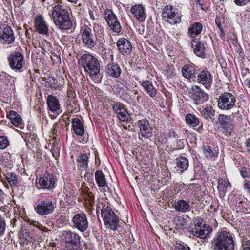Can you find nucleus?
Listing matches in <instances>:
<instances>
[{
	"instance_id": "obj_31",
	"label": "nucleus",
	"mask_w": 250,
	"mask_h": 250,
	"mask_svg": "<svg viewBox=\"0 0 250 250\" xmlns=\"http://www.w3.org/2000/svg\"><path fill=\"white\" fill-rule=\"evenodd\" d=\"M176 166L180 173H183L187 170L189 166L188 159L184 156H181L176 159Z\"/></svg>"
},
{
	"instance_id": "obj_36",
	"label": "nucleus",
	"mask_w": 250,
	"mask_h": 250,
	"mask_svg": "<svg viewBox=\"0 0 250 250\" xmlns=\"http://www.w3.org/2000/svg\"><path fill=\"white\" fill-rule=\"evenodd\" d=\"M95 178L99 187H108L105 175L101 170H97L95 173Z\"/></svg>"
},
{
	"instance_id": "obj_14",
	"label": "nucleus",
	"mask_w": 250,
	"mask_h": 250,
	"mask_svg": "<svg viewBox=\"0 0 250 250\" xmlns=\"http://www.w3.org/2000/svg\"><path fill=\"white\" fill-rule=\"evenodd\" d=\"M72 221L73 227L80 232H84L88 227L87 216L83 212L75 215L72 218Z\"/></svg>"
},
{
	"instance_id": "obj_47",
	"label": "nucleus",
	"mask_w": 250,
	"mask_h": 250,
	"mask_svg": "<svg viewBox=\"0 0 250 250\" xmlns=\"http://www.w3.org/2000/svg\"><path fill=\"white\" fill-rule=\"evenodd\" d=\"M6 225V221L5 218L0 215V236L4 233Z\"/></svg>"
},
{
	"instance_id": "obj_33",
	"label": "nucleus",
	"mask_w": 250,
	"mask_h": 250,
	"mask_svg": "<svg viewBox=\"0 0 250 250\" xmlns=\"http://www.w3.org/2000/svg\"><path fill=\"white\" fill-rule=\"evenodd\" d=\"M197 231V235H194V236L201 239H205L212 232V229L208 225L204 223L201 229H198Z\"/></svg>"
},
{
	"instance_id": "obj_6",
	"label": "nucleus",
	"mask_w": 250,
	"mask_h": 250,
	"mask_svg": "<svg viewBox=\"0 0 250 250\" xmlns=\"http://www.w3.org/2000/svg\"><path fill=\"white\" fill-rule=\"evenodd\" d=\"M236 97L232 93L225 92L222 94L217 101V105L221 110H229L235 106Z\"/></svg>"
},
{
	"instance_id": "obj_1",
	"label": "nucleus",
	"mask_w": 250,
	"mask_h": 250,
	"mask_svg": "<svg viewBox=\"0 0 250 250\" xmlns=\"http://www.w3.org/2000/svg\"><path fill=\"white\" fill-rule=\"evenodd\" d=\"M79 63L84 68L86 75L95 83H99L102 79L100 73L101 64L98 58L90 53L83 54L79 60Z\"/></svg>"
},
{
	"instance_id": "obj_61",
	"label": "nucleus",
	"mask_w": 250,
	"mask_h": 250,
	"mask_svg": "<svg viewBox=\"0 0 250 250\" xmlns=\"http://www.w3.org/2000/svg\"><path fill=\"white\" fill-rule=\"evenodd\" d=\"M241 72L242 77H245L249 73L250 71L249 68L243 66L241 68Z\"/></svg>"
},
{
	"instance_id": "obj_48",
	"label": "nucleus",
	"mask_w": 250,
	"mask_h": 250,
	"mask_svg": "<svg viewBox=\"0 0 250 250\" xmlns=\"http://www.w3.org/2000/svg\"><path fill=\"white\" fill-rule=\"evenodd\" d=\"M102 58L104 61L107 62L112 61L113 60V55L112 51L108 50V52H105L104 54H103Z\"/></svg>"
},
{
	"instance_id": "obj_5",
	"label": "nucleus",
	"mask_w": 250,
	"mask_h": 250,
	"mask_svg": "<svg viewBox=\"0 0 250 250\" xmlns=\"http://www.w3.org/2000/svg\"><path fill=\"white\" fill-rule=\"evenodd\" d=\"M101 216L106 228L115 231L119 225V219L110 207L104 205L101 209Z\"/></svg>"
},
{
	"instance_id": "obj_59",
	"label": "nucleus",
	"mask_w": 250,
	"mask_h": 250,
	"mask_svg": "<svg viewBox=\"0 0 250 250\" xmlns=\"http://www.w3.org/2000/svg\"><path fill=\"white\" fill-rule=\"evenodd\" d=\"M244 188L245 190H247L248 193L250 195V181L245 180Z\"/></svg>"
},
{
	"instance_id": "obj_63",
	"label": "nucleus",
	"mask_w": 250,
	"mask_h": 250,
	"mask_svg": "<svg viewBox=\"0 0 250 250\" xmlns=\"http://www.w3.org/2000/svg\"><path fill=\"white\" fill-rule=\"evenodd\" d=\"M245 144L247 147V151L250 154V138L246 140Z\"/></svg>"
},
{
	"instance_id": "obj_39",
	"label": "nucleus",
	"mask_w": 250,
	"mask_h": 250,
	"mask_svg": "<svg viewBox=\"0 0 250 250\" xmlns=\"http://www.w3.org/2000/svg\"><path fill=\"white\" fill-rule=\"evenodd\" d=\"M218 189L220 193L225 194L229 186H231L230 183L227 179H220L218 182Z\"/></svg>"
},
{
	"instance_id": "obj_3",
	"label": "nucleus",
	"mask_w": 250,
	"mask_h": 250,
	"mask_svg": "<svg viewBox=\"0 0 250 250\" xmlns=\"http://www.w3.org/2000/svg\"><path fill=\"white\" fill-rule=\"evenodd\" d=\"M211 244L214 250H234L236 245L232 235L226 231L217 233Z\"/></svg>"
},
{
	"instance_id": "obj_23",
	"label": "nucleus",
	"mask_w": 250,
	"mask_h": 250,
	"mask_svg": "<svg viewBox=\"0 0 250 250\" xmlns=\"http://www.w3.org/2000/svg\"><path fill=\"white\" fill-rule=\"evenodd\" d=\"M131 13L133 16L141 22L145 21L146 17L145 8L140 4H136L131 8Z\"/></svg>"
},
{
	"instance_id": "obj_55",
	"label": "nucleus",
	"mask_w": 250,
	"mask_h": 250,
	"mask_svg": "<svg viewBox=\"0 0 250 250\" xmlns=\"http://www.w3.org/2000/svg\"><path fill=\"white\" fill-rule=\"evenodd\" d=\"M250 1V0H234L235 4L239 6H244Z\"/></svg>"
},
{
	"instance_id": "obj_20",
	"label": "nucleus",
	"mask_w": 250,
	"mask_h": 250,
	"mask_svg": "<svg viewBox=\"0 0 250 250\" xmlns=\"http://www.w3.org/2000/svg\"><path fill=\"white\" fill-rule=\"evenodd\" d=\"M117 46L119 52L124 55H128L132 51L130 42L126 39L122 38L118 40Z\"/></svg>"
},
{
	"instance_id": "obj_7",
	"label": "nucleus",
	"mask_w": 250,
	"mask_h": 250,
	"mask_svg": "<svg viewBox=\"0 0 250 250\" xmlns=\"http://www.w3.org/2000/svg\"><path fill=\"white\" fill-rule=\"evenodd\" d=\"M163 19L171 24H175L181 22V14L178 10L171 5H166L162 10Z\"/></svg>"
},
{
	"instance_id": "obj_25",
	"label": "nucleus",
	"mask_w": 250,
	"mask_h": 250,
	"mask_svg": "<svg viewBox=\"0 0 250 250\" xmlns=\"http://www.w3.org/2000/svg\"><path fill=\"white\" fill-rule=\"evenodd\" d=\"M72 130L78 136H83L85 133L84 125L79 118H73L71 122Z\"/></svg>"
},
{
	"instance_id": "obj_35",
	"label": "nucleus",
	"mask_w": 250,
	"mask_h": 250,
	"mask_svg": "<svg viewBox=\"0 0 250 250\" xmlns=\"http://www.w3.org/2000/svg\"><path fill=\"white\" fill-rule=\"evenodd\" d=\"M184 77L187 79L195 78V70L190 65H185L182 69Z\"/></svg>"
},
{
	"instance_id": "obj_24",
	"label": "nucleus",
	"mask_w": 250,
	"mask_h": 250,
	"mask_svg": "<svg viewBox=\"0 0 250 250\" xmlns=\"http://www.w3.org/2000/svg\"><path fill=\"white\" fill-rule=\"evenodd\" d=\"M7 117L11 121V123L15 126L21 129L24 128V125L22 118L16 111L11 110L7 115Z\"/></svg>"
},
{
	"instance_id": "obj_30",
	"label": "nucleus",
	"mask_w": 250,
	"mask_h": 250,
	"mask_svg": "<svg viewBox=\"0 0 250 250\" xmlns=\"http://www.w3.org/2000/svg\"><path fill=\"white\" fill-rule=\"evenodd\" d=\"M196 44H192V48L193 49L194 53L198 57L205 58L206 57L205 47L204 43L200 41H195L192 40Z\"/></svg>"
},
{
	"instance_id": "obj_60",
	"label": "nucleus",
	"mask_w": 250,
	"mask_h": 250,
	"mask_svg": "<svg viewBox=\"0 0 250 250\" xmlns=\"http://www.w3.org/2000/svg\"><path fill=\"white\" fill-rule=\"evenodd\" d=\"M93 174L92 173L87 172L84 175V179L85 181H89L93 180Z\"/></svg>"
},
{
	"instance_id": "obj_11",
	"label": "nucleus",
	"mask_w": 250,
	"mask_h": 250,
	"mask_svg": "<svg viewBox=\"0 0 250 250\" xmlns=\"http://www.w3.org/2000/svg\"><path fill=\"white\" fill-rule=\"evenodd\" d=\"M190 98L194 104H200L208 100V95L204 90L198 85H193L189 90Z\"/></svg>"
},
{
	"instance_id": "obj_44",
	"label": "nucleus",
	"mask_w": 250,
	"mask_h": 250,
	"mask_svg": "<svg viewBox=\"0 0 250 250\" xmlns=\"http://www.w3.org/2000/svg\"><path fill=\"white\" fill-rule=\"evenodd\" d=\"M239 212L242 213H244L245 214H250V202H247V201L245 200L244 202L241 205V207L237 210Z\"/></svg>"
},
{
	"instance_id": "obj_54",
	"label": "nucleus",
	"mask_w": 250,
	"mask_h": 250,
	"mask_svg": "<svg viewBox=\"0 0 250 250\" xmlns=\"http://www.w3.org/2000/svg\"><path fill=\"white\" fill-rule=\"evenodd\" d=\"M189 250V247H187L184 245L176 243L175 246V250Z\"/></svg>"
},
{
	"instance_id": "obj_8",
	"label": "nucleus",
	"mask_w": 250,
	"mask_h": 250,
	"mask_svg": "<svg viewBox=\"0 0 250 250\" xmlns=\"http://www.w3.org/2000/svg\"><path fill=\"white\" fill-rule=\"evenodd\" d=\"M80 33L84 46L93 49L97 44V42L92 33L91 29L88 26H83L81 28Z\"/></svg>"
},
{
	"instance_id": "obj_53",
	"label": "nucleus",
	"mask_w": 250,
	"mask_h": 250,
	"mask_svg": "<svg viewBox=\"0 0 250 250\" xmlns=\"http://www.w3.org/2000/svg\"><path fill=\"white\" fill-rule=\"evenodd\" d=\"M241 248L243 250H250V241L245 240L244 239L242 241Z\"/></svg>"
},
{
	"instance_id": "obj_56",
	"label": "nucleus",
	"mask_w": 250,
	"mask_h": 250,
	"mask_svg": "<svg viewBox=\"0 0 250 250\" xmlns=\"http://www.w3.org/2000/svg\"><path fill=\"white\" fill-rule=\"evenodd\" d=\"M232 120L236 119L237 120L239 121L242 118V115L239 110L234 111L232 113Z\"/></svg>"
},
{
	"instance_id": "obj_41",
	"label": "nucleus",
	"mask_w": 250,
	"mask_h": 250,
	"mask_svg": "<svg viewBox=\"0 0 250 250\" xmlns=\"http://www.w3.org/2000/svg\"><path fill=\"white\" fill-rule=\"evenodd\" d=\"M6 179L11 187L13 186L15 187L18 182V178L16 174L14 173H7L6 174Z\"/></svg>"
},
{
	"instance_id": "obj_43",
	"label": "nucleus",
	"mask_w": 250,
	"mask_h": 250,
	"mask_svg": "<svg viewBox=\"0 0 250 250\" xmlns=\"http://www.w3.org/2000/svg\"><path fill=\"white\" fill-rule=\"evenodd\" d=\"M64 190L66 194V197L73 198L76 197L77 195V194L76 193V189L73 186L70 187L66 186L64 188Z\"/></svg>"
},
{
	"instance_id": "obj_26",
	"label": "nucleus",
	"mask_w": 250,
	"mask_h": 250,
	"mask_svg": "<svg viewBox=\"0 0 250 250\" xmlns=\"http://www.w3.org/2000/svg\"><path fill=\"white\" fill-rule=\"evenodd\" d=\"M121 69L116 63H110L105 67V72L109 76L113 78H118L121 73Z\"/></svg>"
},
{
	"instance_id": "obj_19",
	"label": "nucleus",
	"mask_w": 250,
	"mask_h": 250,
	"mask_svg": "<svg viewBox=\"0 0 250 250\" xmlns=\"http://www.w3.org/2000/svg\"><path fill=\"white\" fill-rule=\"evenodd\" d=\"M138 127L142 137L149 139L152 136V129L150 127L149 121L146 119L139 120L137 122Z\"/></svg>"
},
{
	"instance_id": "obj_10",
	"label": "nucleus",
	"mask_w": 250,
	"mask_h": 250,
	"mask_svg": "<svg viewBox=\"0 0 250 250\" xmlns=\"http://www.w3.org/2000/svg\"><path fill=\"white\" fill-rule=\"evenodd\" d=\"M0 40L3 44H8L10 47L13 45L15 36L10 26L7 25L0 26Z\"/></svg>"
},
{
	"instance_id": "obj_58",
	"label": "nucleus",
	"mask_w": 250,
	"mask_h": 250,
	"mask_svg": "<svg viewBox=\"0 0 250 250\" xmlns=\"http://www.w3.org/2000/svg\"><path fill=\"white\" fill-rule=\"evenodd\" d=\"M67 95L69 98H74L76 96L75 92L72 87H69L67 90Z\"/></svg>"
},
{
	"instance_id": "obj_45",
	"label": "nucleus",
	"mask_w": 250,
	"mask_h": 250,
	"mask_svg": "<svg viewBox=\"0 0 250 250\" xmlns=\"http://www.w3.org/2000/svg\"><path fill=\"white\" fill-rule=\"evenodd\" d=\"M240 173L244 178H250V169L249 168L243 167L240 169Z\"/></svg>"
},
{
	"instance_id": "obj_16",
	"label": "nucleus",
	"mask_w": 250,
	"mask_h": 250,
	"mask_svg": "<svg viewBox=\"0 0 250 250\" xmlns=\"http://www.w3.org/2000/svg\"><path fill=\"white\" fill-rule=\"evenodd\" d=\"M197 82L202 85L207 89L210 88L213 81V76L210 71L203 70L197 75Z\"/></svg>"
},
{
	"instance_id": "obj_4",
	"label": "nucleus",
	"mask_w": 250,
	"mask_h": 250,
	"mask_svg": "<svg viewBox=\"0 0 250 250\" xmlns=\"http://www.w3.org/2000/svg\"><path fill=\"white\" fill-rule=\"evenodd\" d=\"M7 61L9 67L15 72L21 73L26 69L25 59L21 52L11 53L7 57Z\"/></svg>"
},
{
	"instance_id": "obj_34",
	"label": "nucleus",
	"mask_w": 250,
	"mask_h": 250,
	"mask_svg": "<svg viewBox=\"0 0 250 250\" xmlns=\"http://www.w3.org/2000/svg\"><path fill=\"white\" fill-rule=\"evenodd\" d=\"M47 104L48 107L52 111H56L60 109L59 100L54 96L49 95L48 96Z\"/></svg>"
},
{
	"instance_id": "obj_9",
	"label": "nucleus",
	"mask_w": 250,
	"mask_h": 250,
	"mask_svg": "<svg viewBox=\"0 0 250 250\" xmlns=\"http://www.w3.org/2000/svg\"><path fill=\"white\" fill-rule=\"evenodd\" d=\"M103 15L110 29L114 32L119 33L122 29L120 22L114 12L109 9H106Z\"/></svg>"
},
{
	"instance_id": "obj_32",
	"label": "nucleus",
	"mask_w": 250,
	"mask_h": 250,
	"mask_svg": "<svg viewBox=\"0 0 250 250\" xmlns=\"http://www.w3.org/2000/svg\"><path fill=\"white\" fill-rule=\"evenodd\" d=\"M203 26L200 22H194L192 24L188 29V36L194 38L200 34L202 30Z\"/></svg>"
},
{
	"instance_id": "obj_17",
	"label": "nucleus",
	"mask_w": 250,
	"mask_h": 250,
	"mask_svg": "<svg viewBox=\"0 0 250 250\" xmlns=\"http://www.w3.org/2000/svg\"><path fill=\"white\" fill-rule=\"evenodd\" d=\"M42 189H51L54 188L55 183L54 177L52 174L46 173L42 177L40 178L38 181Z\"/></svg>"
},
{
	"instance_id": "obj_18",
	"label": "nucleus",
	"mask_w": 250,
	"mask_h": 250,
	"mask_svg": "<svg viewBox=\"0 0 250 250\" xmlns=\"http://www.w3.org/2000/svg\"><path fill=\"white\" fill-rule=\"evenodd\" d=\"M112 108L115 113L117 114L120 120L123 122L128 120L129 115L127 110L122 103L114 102L112 104Z\"/></svg>"
},
{
	"instance_id": "obj_57",
	"label": "nucleus",
	"mask_w": 250,
	"mask_h": 250,
	"mask_svg": "<svg viewBox=\"0 0 250 250\" xmlns=\"http://www.w3.org/2000/svg\"><path fill=\"white\" fill-rule=\"evenodd\" d=\"M11 155L7 152L3 154V160L4 161V163H8L11 160Z\"/></svg>"
},
{
	"instance_id": "obj_51",
	"label": "nucleus",
	"mask_w": 250,
	"mask_h": 250,
	"mask_svg": "<svg viewBox=\"0 0 250 250\" xmlns=\"http://www.w3.org/2000/svg\"><path fill=\"white\" fill-rule=\"evenodd\" d=\"M245 200H246V199L244 198H243V199H241L239 197H236L234 199L233 202L236 206L237 210L241 207V205H242L243 202L245 201Z\"/></svg>"
},
{
	"instance_id": "obj_28",
	"label": "nucleus",
	"mask_w": 250,
	"mask_h": 250,
	"mask_svg": "<svg viewBox=\"0 0 250 250\" xmlns=\"http://www.w3.org/2000/svg\"><path fill=\"white\" fill-rule=\"evenodd\" d=\"M202 149L205 157L208 159H214L218 157V152L207 144H203Z\"/></svg>"
},
{
	"instance_id": "obj_46",
	"label": "nucleus",
	"mask_w": 250,
	"mask_h": 250,
	"mask_svg": "<svg viewBox=\"0 0 250 250\" xmlns=\"http://www.w3.org/2000/svg\"><path fill=\"white\" fill-rule=\"evenodd\" d=\"M9 145L7 138L5 136H0V149L6 148Z\"/></svg>"
},
{
	"instance_id": "obj_50",
	"label": "nucleus",
	"mask_w": 250,
	"mask_h": 250,
	"mask_svg": "<svg viewBox=\"0 0 250 250\" xmlns=\"http://www.w3.org/2000/svg\"><path fill=\"white\" fill-rule=\"evenodd\" d=\"M60 148L57 145H53L51 147L52 155L54 158H57L59 156Z\"/></svg>"
},
{
	"instance_id": "obj_2",
	"label": "nucleus",
	"mask_w": 250,
	"mask_h": 250,
	"mask_svg": "<svg viewBox=\"0 0 250 250\" xmlns=\"http://www.w3.org/2000/svg\"><path fill=\"white\" fill-rule=\"evenodd\" d=\"M51 19L56 26L61 30L69 29L72 26L69 12L62 5H56L53 7Z\"/></svg>"
},
{
	"instance_id": "obj_29",
	"label": "nucleus",
	"mask_w": 250,
	"mask_h": 250,
	"mask_svg": "<svg viewBox=\"0 0 250 250\" xmlns=\"http://www.w3.org/2000/svg\"><path fill=\"white\" fill-rule=\"evenodd\" d=\"M141 85L143 86L144 90L151 97V98L155 97L157 94L158 91L154 88L152 83L149 81H143L140 82Z\"/></svg>"
},
{
	"instance_id": "obj_13",
	"label": "nucleus",
	"mask_w": 250,
	"mask_h": 250,
	"mask_svg": "<svg viewBox=\"0 0 250 250\" xmlns=\"http://www.w3.org/2000/svg\"><path fill=\"white\" fill-rule=\"evenodd\" d=\"M56 206L48 199L41 201L35 208L36 212L40 215H47L52 213Z\"/></svg>"
},
{
	"instance_id": "obj_22",
	"label": "nucleus",
	"mask_w": 250,
	"mask_h": 250,
	"mask_svg": "<svg viewBox=\"0 0 250 250\" xmlns=\"http://www.w3.org/2000/svg\"><path fill=\"white\" fill-rule=\"evenodd\" d=\"M173 208L178 212L185 213L191 211L189 202L183 199L175 200L173 204Z\"/></svg>"
},
{
	"instance_id": "obj_49",
	"label": "nucleus",
	"mask_w": 250,
	"mask_h": 250,
	"mask_svg": "<svg viewBox=\"0 0 250 250\" xmlns=\"http://www.w3.org/2000/svg\"><path fill=\"white\" fill-rule=\"evenodd\" d=\"M37 136L36 135L30 134L25 139V142L27 145H28L29 144L34 145V142L36 143Z\"/></svg>"
},
{
	"instance_id": "obj_12",
	"label": "nucleus",
	"mask_w": 250,
	"mask_h": 250,
	"mask_svg": "<svg viewBox=\"0 0 250 250\" xmlns=\"http://www.w3.org/2000/svg\"><path fill=\"white\" fill-rule=\"evenodd\" d=\"M218 122L222 128V133L226 136H231L234 128V125L230 122V117L220 114L218 117Z\"/></svg>"
},
{
	"instance_id": "obj_40",
	"label": "nucleus",
	"mask_w": 250,
	"mask_h": 250,
	"mask_svg": "<svg viewBox=\"0 0 250 250\" xmlns=\"http://www.w3.org/2000/svg\"><path fill=\"white\" fill-rule=\"evenodd\" d=\"M82 193L85 200L88 202L89 206H92L93 205L95 199L94 194L92 192H90L85 189L83 190Z\"/></svg>"
},
{
	"instance_id": "obj_64",
	"label": "nucleus",
	"mask_w": 250,
	"mask_h": 250,
	"mask_svg": "<svg viewBox=\"0 0 250 250\" xmlns=\"http://www.w3.org/2000/svg\"><path fill=\"white\" fill-rule=\"evenodd\" d=\"M244 83L245 86L250 88V77L247 78L244 81Z\"/></svg>"
},
{
	"instance_id": "obj_62",
	"label": "nucleus",
	"mask_w": 250,
	"mask_h": 250,
	"mask_svg": "<svg viewBox=\"0 0 250 250\" xmlns=\"http://www.w3.org/2000/svg\"><path fill=\"white\" fill-rule=\"evenodd\" d=\"M215 23H216L217 27L219 29H221V28H222L221 22V21L220 20V17H216Z\"/></svg>"
},
{
	"instance_id": "obj_42",
	"label": "nucleus",
	"mask_w": 250,
	"mask_h": 250,
	"mask_svg": "<svg viewBox=\"0 0 250 250\" xmlns=\"http://www.w3.org/2000/svg\"><path fill=\"white\" fill-rule=\"evenodd\" d=\"M203 226V224L202 221L200 220H196L194 222V227L189 230V232L191 234L194 235H197L198 233V230L199 229H201L202 226Z\"/></svg>"
},
{
	"instance_id": "obj_21",
	"label": "nucleus",
	"mask_w": 250,
	"mask_h": 250,
	"mask_svg": "<svg viewBox=\"0 0 250 250\" xmlns=\"http://www.w3.org/2000/svg\"><path fill=\"white\" fill-rule=\"evenodd\" d=\"M35 27L37 31L43 35H48V26L44 19V18L41 15H38L35 19Z\"/></svg>"
},
{
	"instance_id": "obj_38",
	"label": "nucleus",
	"mask_w": 250,
	"mask_h": 250,
	"mask_svg": "<svg viewBox=\"0 0 250 250\" xmlns=\"http://www.w3.org/2000/svg\"><path fill=\"white\" fill-rule=\"evenodd\" d=\"M185 120L187 124L192 127H196L200 124V119L195 115L189 113L186 115Z\"/></svg>"
},
{
	"instance_id": "obj_27",
	"label": "nucleus",
	"mask_w": 250,
	"mask_h": 250,
	"mask_svg": "<svg viewBox=\"0 0 250 250\" xmlns=\"http://www.w3.org/2000/svg\"><path fill=\"white\" fill-rule=\"evenodd\" d=\"M197 110L199 111L201 115L206 120H213L215 115V111L212 106L209 107H199Z\"/></svg>"
},
{
	"instance_id": "obj_37",
	"label": "nucleus",
	"mask_w": 250,
	"mask_h": 250,
	"mask_svg": "<svg viewBox=\"0 0 250 250\" xmlns=\"http://www.w3.org/2000/svg\"><path fill=\"white\" fill-rule=\"evenodd\" d=\"M89 155V154L86 153L81 154L78 157L77 159L78 162V165L80 168H83V169H86L88 167V162Z\"/></svg>"
},
{
	"instance_id": "obj_52",
	"label": "nucleus",
	"mask_w": 250,
	"mask_h": 250,
	"mask_svg": "<svg viewBox=\"0 0 250 250\" xmlns=\"http://www.w3.org/2000/svg\"><path fill=\"white\" fill-rule=\"evenodd\" d=\"M63 250H83L82 246L69 245L64 247Z\"/></svg>"
},
{
	"instance_id": "obj_15",
	"label": "nucleus",
	"mask_w": 250,
	"mask_h": 250,
	"mask_svg": "<svg viewBox=\"0 0 250 250\" xmlns=\"http://www.w3.org/2000/svg\"><path fill=\"white\" fill-rule=\"evenodd\" d=\"M62 236L65 242L72 245L82 246L81 243V236L77 233L70 230H64L62 233Z\"/></svg>"
}]
</instances>
